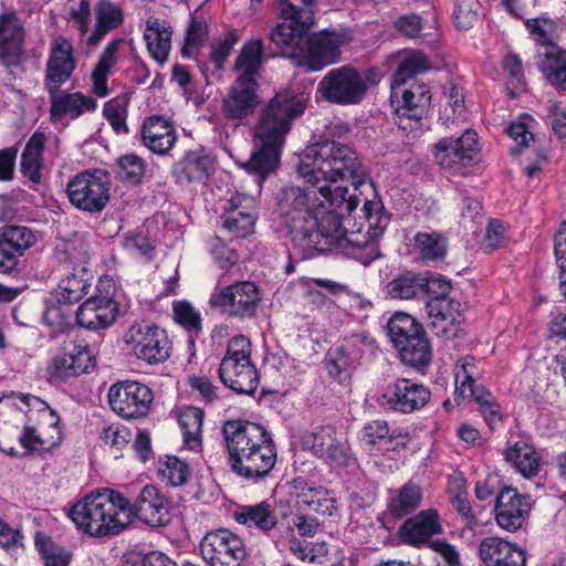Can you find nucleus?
Wrapping results in <instances>:
<instances>
[{
	"label": "nucleus",
	"mask_w": 566,
	"mask_h": 566,
	"mask_svg": "<svg viewBox=\"0 0 566 566\" xmlns=\"http://www.w3.org/2000/svg\"><path fill=\"white\" fill-rule=\"evenodd\" d=\"M310 185L284 190L281 208L285 213L292 245L302 258H313L346 235L340 218L354 210L353 150L334 140L308 146L298 165Z\"/></svg>",
	"instance_id": "nucleus-1"
},
{
	"label": "nucleus",
	"mask_w": 566,
	"mask_h": 566,
	"mask_svg": "<svg viewBox=\"0 0 566 566\" xmlns=\"http://www.w3.org/2000/svg\"><path fill=\"white\" fill-rule=\"evenodd\" d=\"M303 112L302 97L284 91L271 98L261 113L254 128L253 151L243 164V168L256 178L259 186L277 169L291 123Z\"/></svg>",
	"instance_id": "nucleus-2"
},
{
	"label": "nucleus",
	"mask_w": 566,
	"mask_h": 566,
	"mask_svg": "<svg viewBox=\"0 0 566 566\" xmlns=\"http://www.w3.org/2000/svg\"><path fill=\"white\" fill-rule=\"evenodd\" d=\"M222 437L233 473L251 483L270 475L276 463V449L272 434L263 426L242 419L227 420Z\"/></svg>",
	"instance_id": "nucleus-3"
},
{
	"label": "nucleus",
	"mask_w": 566,
	"mask_h": 566,
	"mask_svg": "<svg viewBox=\"0 0 566 566\" xmlns=\"http://www.w3.org/2000/svg\"><path fill=\"white\" fill-rule=\"evenodd\" d=\"M310 30H295L276 24L270 40L280 49L281 55L306 72H318L340 60V46L349 40L345 32L327 29L308 34Z\"/></svg>",
	"instance_id": "nucleus-4"
},
{
	"label": "nucleus",
	"mask_w": 566,
	"mask_h": 566,
	"mask_svg": "<svg viewBox=\"0 0 566 566\" xmlns=\"http://www.w3.org/2000/svg\"><path fill=\"white\" fill-rule=\"evenodd\" d=\"M264 62V45L261 39L244 43L233 64L238 75L221 101V113L227 120L241 125L254 114L261 103L258 78Z\"/></svg>",
	"instance_id": "nucleus-5"
},
{
	"label": "nucleus",
	"mask_w": 566,
	"mask_h": 566,
	"mask_svg": "<svg viewBox=\"0 0 566 566\" xmlns=\"http://www.w3.org/2000/svg\"><path fill=\"white\" fill-rule=\"evenodd\" d=\"M69 516L78 530L95 537L118 534L129 525L127 499L107 488L91 492L76 502Z\"/></svg>",
	"instance_id": "nucleus-6"
},
{
	"label": "nucleus",
	"mask_w": 566,
	"mask_h": 566,
	"mask_svg": "<svg viewBox=\"0 0 566 566\" xmlns=\"http://www.w3.org/2000/svg\"><path fill=\"white\" fill-rule=\"evenodd\" d=\"M355 185L356 207L360 196L365 200L361 208L364 222L356 231V234L363 237V239L356 238V261L367 266L380 256L377 239L384 233L388 218L382 212V205L378 199L374 182L368 180L364 174H358L357 169Z\"/></svg>",
	"instance_id": "nucleus-7"
},
{
	"label": "nucleus",
	"mask_w": 566,
	"mask_h": 566,
	"mask_svg": "<svg viewBox=\"0 0 566 566\" xmlns=\"http://www.w3.org/2000/svg\"><path fill=\"white\" fill-rule=\"evenodd\" d=\"M251 344L243 335L232 337L219 366V377L224 386L235 392L252 395L259 385V374L251 363Z\"/></svg>",
	"instance_id": "nucleus-8"
},
{
	"label": "nucleus",
	"mask_w": 566,
	"mask_h": 566,
	"mask_svg": "<svg viewBox=\"0 0 566 566\" xmlns=\"http://www.w3.org/2000/svg\"><path fill=\"white\" fill-rule=\"evenodd\" d=\"M66 195L77 210L101 213L111 199L109 176L101 169L81 171L66 184Z\"/></svg>",
	"instance_id": "nucleus-9"
},
{
	"label": "nucleus",
	"mask_w": 566,
	"mask_h": 566,
	"mask_svg": "<svg viewBox=\"0 0 566 566\" xmlns=\"http://www.w3.org/2000/svg\"><path fill=\"white\" fill-rule=\"evenodd\" d=\"M481 151V145L475 130L467 129L457 138L444 137L433 145L434 163L443 170L453 175H463L472 166Z\"/></svg>",
	"instance_id": "nucleus-10"
},
{
	"label": "nucleus",
	"mask_w": 566,
	"mask_h": 566,
	"mask_svg": "<svg viewBox=\"0 0 566 566\" xmlns=\"http://www.w3.org/2000/svg\"><path fill=\"white\" fill-rule=\"evenodd\" d=\"M200 554L209 566H241L248 551L238 534L228 528H217L201 538Z\"/></svg>",
	"instance_id": "nucleus-11"
},
{
	"label": "nucleus",
	"mask_w": 566,
	"mask_h": 566,
	"mask_svg": "<svg viewBox=\"0 0 566 566\" xmlns=\"http://www.w3.org/2000/svg\"><path fill=\"white\" fill-rule=\"evenodd\" d=\"M125 342L138 359L149 365L164 363L171 354L166 331L148 322L133 324L125 334Z\"/></svg>",
	"instance_id": "nucleus-12"
},
{
	"label": "nucleus",
	"mask_w": 566,
	"mask_h": 566,
	"mask_svg": "<svg viewBox=\"0 0 566 566\" xmlns=\"http://www.w3.org/2000/svg\"><path fill=\"white\" fill-rule=\"evenodd\" d=\"M431 399L430 389L409 378H399L388 385L377 398L382 408L400 415H410L422 410Z\"/></svg>",
	"instance_id": "nucleus-13"
},
{
	"label": "nucleus",
	"mask_w": 566,
	"mask_h": 566,
	"mask_svg": "<svg viewBox=\"0 0 566 566\" xmlns=\"http://www.w3.org/2000/svg\"><path fill=\"white\" fill-rule=\"evenodd\" d=\"M261 301L260 290L249 281L233 283L213 292L209 303L229 317L245 318L254 316Z\"/></svg>",
	"instance_id": "nucleus-14"
},
{
	"label": "nucleus",
	"mask_w": 566,
	"mask_h": 566,
	"mask_svg": "<svg viewBox=\"0 0 566 566\" xmlns=\"http://www.w3.org/2000/svg\"><path fill=\"white\" fill-rule=\"evenodd\" d=\"M108 403L114 412L125 419L145 417L154 400L153 391L138 381H118L108 390Z\"/></svg>",
	"instance_id": "nucleus-15"
},
{
	"label": "nucleus",
	"mask_w": 566,
	"mask_h": 566,
	"mask_svg": "<svg viewBox=\"0 0 566 566\" xmlns=\"http://www.w3.org/2000/svg\"><path fill=\"white\" fill-rule=\"evenodd\" d=\"M93 355L85 344H71L63 353L56 354L48 365L50 384L57 385L70 378L90 373Z\"/></svg>",
	"instance_id": "nucleus-16"
},
{
	"label": "nucleus",
	"mask_w": 566,
	"mask_h": 566,
	"mask_svg": "<svg viewBox=\"0 0 566 566\" xmlns=\"http://www.w3.org/2000/svg\"><path fill=\"white\" fill-rule=\"evenodd\" d=\"M76 69L74 48L64 36L55 38L50 45V53L45 65L44 88L46 92L59 91Z\"/></svg>",
	"instance_id": "nucleus-17"
},
{
	"label": "nucleus",
	"mask_w": 566,
	"mask_h": 566,
	"mask_svg": "<svg viewBox=\"0 0 566 566\" xmlns=\"http://www.w3.org/2000/svg\"><path fill=\"white\" fill-rule=\"evenodd\" d=\"M127 506L129 524L134 518L153 527L163 526L169 522V502L155 485H145L134 502L127 499Z\"/></svg>",
	"instance_id": "nucleus-18"
},
{
	"label": "nucleus",
	"mask_w": 566,
	"mask_h": 566,
	"mask_svg": "<svg viewBox=\"0 0 566 566\" xmlns=\"http://www.w3.org/2000/svg\"><path fill=\"white\" fill-rule=\"evenodd\" d=\"M34 232L24 226H3L0 228V273H18L19 258L34 245Z\"/></svg>",
	"instance_id": "nucleus-19"
},
{
	"label": "nucleus",
	"mask_w": 566,
	"mask_h": 566,
	"mask_svg": "<svg viewBox=\"0 0 566 566\" xmlns=\"http://www.w3.org/2000/svg\"><path fill=\"white\" fill-rule=\"evenodd\" d=\"M430 102V90L424 83L415 81L403 90L391 84V103L396 104V114L400 119L398 125L403 130L407 126H403L401 120L407 118L418 123L427 114Z\"/></svg>",
	"instance_id": "nucleus-20"
},
{
	"label": "nucleus",
	"mask_w": 566,
	"mask_h": 566,
	"mask_svg": "<svg viewBox=\"0 0 566 566\" xmlns=\"http://www.w3.org/2000/svg\"><path fill=\"white\" fill-rule=\"evenodd\" d=\"M531 499L521 495L515 489L506 488L496 497L495 521L507 532L523 527L531 512Z\"/></svg>",
	"instance_id": "nucleus-21"
},
{
	"label": "nucleus",
	"mask_w": 566,
	"mask_h": 566,
	"mask_svg": "<svg viewBox=\"0 0 566 566\" xmlns=\"http://www.w3.org/2000/svg\"><path fill=\"white\" fill-rule=\"evenodd\" d=\"M450 290V282L446 279L431 277L429 293L437 295L427 302L426 311L431 324L433 326L443 324V331L448 325L455 324L461 315V303L448 296Z\"/></svg>",
	"instance_id": "nucleus-22"
},
{
	"label": "nucleus",
	"mask_w": 566,
	"mask_h": 566,
	"mask_svg": "<svg viewBox=\"0 0 566 566\" xmlns=\"http://www.w3.org/2000/svg\"><path fill=\"white\" fill-rule=\"evenodd\" d=\"M482 566H525L526 555L517 544L499 536L483 538L478 547Z\"/></svg>",
	"instance_id": "nucleus-23"
},
{
	"label": "nucleus",
	"mask_w": 566,
	"mask_h": 566,
	"mask_svg": "<svg viewBox=\"0 0 566 566\" xmlns=\"http://www.w3.org/2000/svg\"><path fill=\"white\" fill-rule=\"evenodd\" d=\"M255 202L252 197L235 193L224 208L223 228L237 238H245L252 233L255 223Z\"/></svg>",
	"instance_id": "nucleus-24"
},
{
	"label": "nucleus",
	"mask_w": 566,
	"mask_h": 566,
	"mask_svg": "<svg viewBox=\"0 0 566 566\" xmlns=\"http://www.w3.org/2000/svg\"><path fill=\"white\" fill-rule=\"evenodd\" d=\"M441 533L440 515L434 509L422 510L407 518L398 531L401 542L411 546L423 545L430 537Z\"/></svg>",
	"instance_id": "nucleus-25"
},
{
	"label": "nucleus",
	"mask_w": 566,
	"mask_h": 566,
	"mask_svg": "<svg viewBox=\"0 0 566 566\" xmlns=\"http://www.w3.org/2000/svg\"><path fill=\"white\" fill-rule=\"evenodd\" d=\"M118 314V304L108 298L91 296L75 313L76 323L86 329L97 331L109 327Z\"/></svg>",
	"instance_id": "nucleus-26"
},
{
	"label": "nucleus",
	"mask_w": 566,
	"mask_h": 566,
	"mask_svg": "<svg viewBox=\"0 0 566 566\" xmlns=\"http://www.w3.org/2000/svg\"><path fill=\"white\" fill-rule=\"evenodd\" d=\"M50 96V116L52 122H59L64 117L76 119L86 112H94L97 107L96 101L83 95L80 92H48Z\"/></svg>",
	"instance_id": "nucleus-27"
},
{
	"label": "nucleus",
	"mask_w": 566,
	"mask_h": 566,
	"mask_svg": "<svg viewBox=\"0 0 566 566\" xmlns=\"http://www.w3.org/2000/svg\"><path fill=\"white\" fill-rule=\"evenodd\" d=\"M293 488L296 491V511L323 516L333 515L336 510L335 500L328 495L326 489L322 486H311L302 478H297L293 481Z\"/></svg>",
	"instance_id": "nucleus-28"
},
{
	"label": "nucleus",
	"mask_w": 566,
	"mask_h": 566,
	"mask_svg": "<svg viewBox=\"0 0 566 566\" xmlns=\"http://www.w3.org/2000/svg\"><path fill=\"white\" fill-rule=\"evenodd\" d=\"M318 91L332 103H354V67L344 65L331 70L319 82Z\"/></svg>",
	"instance_id": "nucleus-29"
},
{
	"label": "nucleus",
	"mask_w": 566,
	"mask_h": 566,
	"mask_svg": "<svg viewBox=\"0 0 566 566\" xmlns=\"http://www.w3.org/2000/svg\"><path fill=\"white\" fill-rule=\"evenodd\" d=\"M302 443L316 457L340 465L347 461L346 448L337 441L331 427H319L303 436Z\"/></svg>",
	"instance_id": "nucleus-30"
},
{
	"label": "nucleus",
	"mask_w": 566,
	"mask_h": 566,
	"mask_svg": "<svg viewBox=\"0 0 566 566\" xmlns=\"http://www.w3.org/2000/svg\"><path fill=\"white\" fill-rule=\"evenodd\" d=\"M140 135L143 145L158 155L167 154L177 140L175 127L161 116L146 118Z\"/></svg>",
	"instance_id": "nucleus-31"
},
{
	"label": "nucleus",
	"mask_w": 566,
	"mask_h": 566,
	"mask_svg": "<svg viewBox=\"0 0 566 566\" xmlns=\"http://www.w3.org/2000/svg\"><path fill=\"white\" fill-rule=\"evenodd\" d=\"M536 64L547 82L560 91H566V51L557 45L538 49Z\"/></svg>",
	"instance_id": "nucleus-32"
},
{
	"label": "nucleus",
	"mask_w": 566,
	"mask_h": 566,
	"mask_svg": "<svg viewBox=\"0 0 566 566\" xmlns=\"http://www.w3.org/2000/svg\"><path fill=\"white\" fill-rule=\"evenodd\" d=\"M24 30L21 20L14 12L0 15V60L11 62L20 55Z\"/></svg>",
	"instance_id": "nucleus-33"
},
{
	"label": "nucleus",
	"mask_w": 566,
	"mask_h": 566,
	"mask_svg": "<svg viewBox=\"0 0 566 566\" xmlns=\"http://www.w3.org/2000/svg\"><path fill=\"white\" fill-rule=\"evenodd\" d=\"M95 24L87 43L96 46L106 34L119 28L124 22L123 9L111 0H99L94 8Z\"/></svg>",
	"instance_id": "nucleus-34"
},
{
	"label": "nucleus",
	"mask_w": 566,
	"mask_h": 566,
	"mask_svg": "<svg viewBox=\"0 0 566 566\" xmlns=\"http://www.w3.org/2000/svg\"><path fill=\"white\" fill-rule=\"evenodd\" d=\"M504 459L526 479L536 476L541 471V455L534 446L524 440L509 446L504 451Z\"/></svg>",
	"instance_id": "nucleus-35"
},
{
	"label": "nucleus",
	"mask_w": 566,
	"mask_h": 566,
	"mask_svg": "<svg viewBox=\"0 0 566 566\" xmlns=\"http://www.w3.org/2000/svg\"><path fill=\"white\" fill-rule=\"evenodd\" d=\"M93 281V274L83 265H75L59 283L57 302L74 304L87 294Z\"/></svg>",
	"instance_id": "nucleus-36"
},
{
	"label": "nucleus",
	"mask_w": 566,
	"mask_h": 566,
	"mask_svg": "<svg viewBox=\"0 0 566 566\" xmlns=\"http://www.w3.org/2000/svg\"><path fill=\"white\" fill-rule=\"evenodd\" d=\"M213 168L211 158L203 151L187 153L174 168V175L179 184L201 182Z\"/></svg>",
	"instance_id": "nucleus-37"
},
{
	"label": "nucleus",
	"mask_w": 566,
	"mask_h": 566,
	"mask_svg": "<svg viewBox=\"0 0 566 566\" xmlns=\"http://www.w3.org/2000/svg\"><path fill=\"white\" fill-rule=\"evenodd\" d=\"M302 7L293 4L290 0H277L279 18L281 22L295 30H311L315 23V8L317 0H301Z\"/></svg>",
	"instance_id": "nucleus-38"
},
{
	"label": "nucleus",
	"mask_w": 566,
	"mask_h": 566,
	"mask_svg": "<svg viewBox=\"0 0 566 566\" xmlns=\"http://www.w3.org/2000/svg\"><path fill=\"white\" fill-rule=\"evenodd\" d=\"M123 44V39H115L105 46L98 56V61L91 75L93 91L98 97H105L108 94V75L111 70L117 64V54Z\"/></svg>",
	"instance_id": "nucleus-39"
},
{
	"label": "nucleus",
	"mask_w": 566,
	"mask_h": 566,
	"mask_svg": "<svg viewBox=\"0 0 566 566\" xmlns=\"http://www.w3.org/2000/svg\"><path fill=\"white\" fill-rule=\"evenodd\" d=\"M46 137L44 133L35 132L25 145L21 156V171L33 184H39L42 178L43 151Z\"/></svg>",
	"instance_id": "nucleus-40"
},
{
	"label": "nucleus",
	"mask_w": 566,
	"mask_h": 566,
	"mask_svg": "<svg viewBox=\"0 0 566 566\" xmlns=\"http://www.w3.org/2000/svg\"><path fill=\"white\" fill-rule=\"evenodd\" d=\"M144 38L150 56L159 64H164L171 50V31L158 19L149 18L146 21Z\"/></svg>",
	"instance_id": "nucleus-41"
},
{
	"label": "nucleus",
	"mask_w": 566,
	"mask_h": 566,
	"mask_svg": "<svg viewBox=\"0 0 566 566\" xmlns=\"http://www.w3.org/2000/svg\"><path fill=\"white\" fill-rule=\"evenodd\" d=\"M234 518L239 524L249 528L254 527L263 533H268L277 524L274 510L268 502L242 506L234 513Z\"/></svg>",
	"instance_id": "nucleus-42"
},
{
	"label": "nucleus",
	"mask_w": 566,
	"mask_h": 566,
	"mask_svg": "<svg viewBox=\"0 0 566 566\" xmlns=\"http://www.w3.org/2000/svg\"><path fill=\"white\" fill-rule=\"evenodd\" d=\"M401 361L417 370L426 368L432 358L430 342L426 332L396 347Z\"/></svg>",
	"instance_id": "nucleus-43"
},
{
	"label": "nucleus",
	"mask_w": 566,
	"mask_h": 566,
	"mask_svg": "<svg viewBox=\"0 0 566 566\" xmlns=\"http://www.w3.org/2000/svg\"><path fill=\"white\" fill-rule=\"evenodd\" d=\"M426 332L420 323L411 315L402 312L395 313L387 323L388 337L394 347L406 345L416 336Z\"/></svg>",
	"instance_id": "nucleus-44"
},
{
	"label": "nucleus",
	"mask_w": 566,
	"mask_h": 566,
	"mask_svg": "<svg viewBox=\"0 0 566 566\" xmlns=\"http://www.w3.org/2000/svg\"><path fill=\"white\" fill-rule=\"evenodd\" d=\"M422 500V493L418 485L407 483L389 499L388 510L395 517H403L417 510Z\"/></svg>",
	"instance_id": "nucleus-45"
},
{
	"label": "nucleus",
	"mask_w": 566,
	"mask_h": 566,
	"mask_svg": "<svg viewBox=\"0 0 566 566\" xmlns=\"http://www.w3.org/2000/svg\"><path fill=\"white\" fill-rule=\"evenodd\" d=\"M398 437L397 429H391L382 419L370 420L360 430L361 443L377 450L388 449L389 443Z\"/></svg>",
	"instance_id": "nucleus-46"
},
{
	"label": "nucleus",
	"mask_w": 566,
	"mask_h": 566,
	"mask_svg": "<svg viewBox=\"0 0 566 566\" xmlns=\"http://www.w3.org/2000/svg\"><path fill=\"white\" fill-rule=\"evenodd\" d=\"M430 285L431 279L409 272L392 280L388 291L392 297L409 300L429 292Z\"/></svg>",
	"instance_id": "nucleus-47"
},
{
	"label": "nucleus",
	"mask_w": 566,
	"mask_h": 566,
	"mask_svg": "<svg viewBox=\"0 0 566 566\" xmlns=\"http://www.w3.org/2000/svg\"><path fill=\"white\" fill-rule=\"evenodd\" d=\"M34 545L44 566H70L72 553L44 533L35 534Z\"/></svg>",
	"instance_id": "nucleus-48"
},
{
	"label": "nucleus",
	"mask_w": 566,
	"mask_h": 566,
	"mask_svg": "<svg viewBox=\"0 0 566 566\" xmlns=\"http://www.w3.org/2000/svg\"><path fill=\"white\" fill-rule=\"evenodd\" d=\"M415 248L424 261L442 260L448 250V241L439 232H419L415 235Z\"/></svg>",
	"instance_id": "nucleus-49"
},
{
	"label": "nucleus",
	"mask_w": 566,
	"mask_h": 566,
	"mask_svg": "<svg viewBox=\"0 0 566 566\" xmlns=\"http://www.w3.org/2000/svg\"><path fill=\"white\" fill-rule=\"evenodd\" d=\"M475 360L472 356H465L458 360L454 370L457 398L465 399L474 394L481 386H475Z\"/></svg>",
	"instance_id": "nucleus-50"
},
{
	"label": "nucleus",
	"mask_w": 566,
	"mask_h": 566,
	"mask_svg": "<svg viewBox=\"0 0 566 566\" xmlns=\"http://www.w3.org/2000/svg\"><path fill=\"white\" fill-rule=\"evenodd\" d=\"M202 422L203 412L199 408H188L179 417L184 442L190 450H197L201 444Z\"/></svg>",
	"instance_id": "nucleus-51"
},
{
	"label": "nucleus",
	"mask_w": 566,
	"mask_h": 566,
	"mask_svg": "<svg viewBox=\"0 0 566 566\" xmlns=\"http://www.w3.org/2000/svg\"><path fill=\"white\" fill-rule=\"evenodd\" d=\"M430 69L428 59L418 51L407 52L392 76V84L402 86L408 80Z\"/></svg>",
	"instance_id": "nucleus-52"
},
{
	"label": "nucleus",
	"mask_w": 566,
	"mask_h": 566,
	"mask_svg": "<svg viewBox=\"0 0 566 566\" xmlns=\"http://www.w3.org/2000/svg\"><path fill=\"white\" fill-rule=\"evenodd\" d=\"M172 314L175 322L182 326L189 334V344L193 345V336H197L201 329V315L188 301H174Z\"/></svg>",
	"instance_id": "nucleus-53"
},
{
	"label": "nucleus",
	"mask_w": 566,
	"mask_h": 566,
	"mask_svg": "<svg viewBox=\"0 0 566 566\" xmlns=\"http://www.w3.org/2000/svg\"><path fill=\"white\" fill-rule=\"evenodd\" d=\"M158 475L163 482L171 486H180L187 483L190 468L187 462L175 455H166L159 461Z\"/></svg>",
	"instance_id": "nucleus-54"
},
{
	"label": "nucleus",
	"mask_w": 566,
	"mask_h": 566,
	"mask_svg": "<svg viewBox=\"0 0 566 566\" xmlns=\"http://www.w3.org/2000/svg\"><path fill=\"white\" fill-rule=\"evenodd\" d=\"M469 397H472L479 405L480 413L492 430L503 423L501 407L490 391L484 388H478V390Z\"/></svg>",
	"instance_id": "nucleus-55"
},
{
	"label": "nucleus",
	"mask_w": 566,
	"mask_h": 566,
	"mask_svg": "<svg viewBox=\"0 0 566 566\" xmlns=\"http://www.w3.org/2000/svg\"><path fill=\"white\" fill-rule=\"evenodd\" d=\"M326 368L329 376L337 379L338 382L349 385L353 373L349 353H346L342 347L337 348L334 353H329Z\"/></svg>",
	"instance_id": "nucleus-56"
},
{
	"label": "nucleus",
	"mask_w": 566,
	"mask_h": 566,
	"mask_svg": "<svg viewBox=\"0 0 566 566\" xmlns=\"http://www.w3.org/2000/svg\"><path fill=\"white\" fill-rule=\"evenodd\" d=\"M72 304H63L55 300L48 303L45 312L43 314V321L46 325L51 326L55 331L63 332L71 324L72 312L70 306Z\"/></svg>",
	"instance_id": "nucleus-57"
},
{
	"label": "nucleus",
	"mask_w": 566,
	"mask_h": 566,
	"mask_svg": "<svg viewBox=\"0 0 566 566\" xmlns=\"http://www.w3.org/2000/svg\"><path fill=\"white\" fill-rule=\"evenodd\" d=\"M525 25L532 39L539 44V49L546 45H555L553 36L556 30V23L548 18H533L525 21Z\"/></svg>",
	"instance_id": "nucleus-58"
},
{
	"label": "nucleus",
	"mask_w": 566,
	"mask_h": 566,
	"mask_svg": "<svg viewBox=\"0 0 566 566\" xmlns=\"http://www.w3.org/2000/svg\"><path fill=\"white\" fill-rule=\"evenodd\" d=\"M145 172L144 160L137 155L129 154L120 157L117 161V177L122 181L130 184L140 182Z\"/></svg>",
	"instance_id": "nucleus-59"
},
{
	"label": "nucleus",
	"mask_w": 566,
	"mask_h": 566,
	"mask_svg": "<svg viewBox=\"0 0 566 566\" xmlns=\"http://www.w3.org/2000/svg\"><path fill=\"white\" fill-rule=\"evenodd\" d=\"M103 113L116 133H128L126 125L127 103L122 98H113L105 103Z\"/></svg>",
	"instance_id": "nucleus-60"
},
{
	"label": "nucleus",
	"mask_w": 566,
	"mask_h": 566,
	"mask_svg": "<svg viewBox=\"0 0 566 566\" xmlns=\"http://www.w3.org/2000/svg\"><path fill=\"white\" fill-rule=\"evenodd\" d=\"M130 438L129 430L119 423H112L103 428L101 439L105 446L119 451Z\"/></svg>",
	"instance_id": "nucleus-61"
},
{
	"label": "nucleus",
	"mask_w": 566,
	"mask_h": 566,
	"mask_svg": "<svg viewBox=\"0 0 566 566\" xmlns=\"http://www.w3.org/2000/svg\"><path fill=\"white\" fill-rule=\"evenodd\" d=\"M124 248L149 262L154 259V245L149 239L140 233H130L124 240Z\"/></svg>",
	"instance_id": "nucleus-62"
},
{
	"label": "nucleus",
	"mask_w": 566,
	"mask_h": 566,
	"mask_svg": "<svg viewBox=\"0 0 566 566\" xmlns=\"http://www.w3.org/2000/svg\"><path fill=\"white\" fill-rule=\"evenodd\" d=\"M237 42L238 36L234 32H229L220 42L212 45L210 61L213 63L217 71L223 70L224 62Z\"/></svg>",
	"instance_id": "nucleus-63"
},
{
	"label": "nucleus",
	"mask_w": 566,
	"mask_h": 566,
	"mask_svg": "<svg viewBox=\"0 0 566 566\" xmlns=\"http://www.w3.org/2000/svg\"><path fill=\"white\" fill-rule=\"evenodd\" d=\"M211 254L213 260L221 269H229L238 261V254L229 248L220 238H213L210 241Z\"/></svg>",
	"instance_id": "nucleus-64"
}]
</instances>
